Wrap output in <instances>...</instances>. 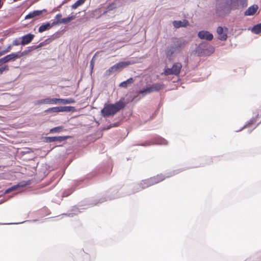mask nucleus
I'll return each mask as SVG.
<instances>
[{"mask_svg":"<svg viewBox=\"0 0 261 261\" xmlns=\"http://www.w3.org/2000/svg\"><path fill=\"white\" fill-rule=\"evenodd\" d=\"M225 5L229 10L242 9L247 6V0H226Z\"/></svg>","mask_w":261,"mask_h":261,"instance_id":"5","label":"nucleus"},{"mask_svg":"<svg viewBox=\"0 0 261 261\" xmlns=\"http://www.w3.org/2000/svg\"><path fill=\"white\" fill-rule=\"evenodd\" d=\"M35 47H34V46H29V47H28V50L29 51V53L32 51L33 49H35Z\"/></svg>","mask_w":261,"mask_h":261,"instance_id":"43","label":"nucleus"},{"mask_svg":"<svg viewBox=\"0 0 261 261\" xmlns=\"http://www.w3.org/2000/svg\"><path fill=\"white\" fill-rule=\"evenodd\" d=\"M217 33L218 34V39L221 41H225L227 38V35L226 33H224L223 28L219 26L217 29Z\"/></svg>","mask_w":261,"mask_h":261,"instance_id":"16","label":"nucleus"},{"mask_svg":"<svg viewBox=\"0 0 261 261\" xmlns=\"http://www.w3.org/2000/svg\"><path fill=\"white\" fill-rule=\"evenodd\" d=\"M60 23H61L60 19H57L56 20H55L52 23H50V28H51L53 26H55Z\"/></svg>","mask_w":261,"mask_h":261,"instance_id":"41","label":"nucleus"},{"mask_svg":"<svg viewBox=\"0 0 261 261\" xmlns=\"http://www.w3.org/2000/svg\"><path fill=\"white\" fill-rule=\"evenodd\" d=\"M258 114H257L255 117L251 118L249 121H248L245 125H244L240 129L236 130L237 132H239L243 130V129L247 127H250L253 126V124L256 122Z\"/></svg>","mask_w":261,"mask_h":261,"instance_id":"19","label":"nucleus"},{"mask_svg":"<svg viewBox=\"0 0 261 261\" xmlns=\"http://www.w3.org/2000/svg\"><path fill=\"white\" fill-rule=\"evenodd\" d=\"M80 213H81V211L79 210V208L76 207H74L72 210L69 211L66 214H64L63 215L68 217H73L74 215H77Z\"/></svg>","mask_w":261,"mask_h":261,"instance_id":"22","label":"nucleus"},{"mask_svg":"<svg viewBox=\"0 0 261 261\" xmlns=\"http://www.w3.org/2000/svg\"><path fill=\"white\" fill-rule=\"evenodd\" d=\"M135 81V80L133 77H130L127 80L121 82L119 84V87L122 88H126L128 85L133 84Z\"/></svg>","mask_w":261,"mask_h":261,"instance_id":"23","label":"nucleus"},{"mask_svg":"<svg viewBox=\"0 0 261 261\" xmlns=\"http://www.w3.org/2000/svg\"><path fill=\"white\" fill-rule=\"evenodd\" d=\"M37 103L38 104L58 105L59 104V98L47 97L39 100Z\"/></svg>","mask_w":261,"mask_h":261,"instance_id":"11","label":"nucleus"},{"mask_svg":"<svg viewBox=\"0 0 261 261\" xmlns=\"http://www.w3.org/2000/svg\"><path fill=\"white\" fill-rule=\"evenodd\" d=\"M86 0H77L75 3H74L71 6L72 9H76L77 8H78L79 6H82L83 5Z\"/></svg>","mask_w":261,"mask_h":261,"instance_id":"30","label":"nucleus"},{"mask_svg":"<svg viewBox=\"0 0 261 261\" xmlns=\"http://www.w3.org/2000/svg\"><path fill=\"white\" fill-rule=\"evenodd\" d=\"M251 31L255 34L260 33L261 32V23L254 25Z\"/></svg>","mask_w":261,"mask_h":261,"instance_id":"28","label":"nucleus"},{"mask_svg":"<svg viewBox=\"0 0 261 261\" xmlns=\"http://www.w3.org/2000/svg\"><path fill=\"white\" fill-rule=\"evenodd\" d=\"M116 7V5L115 4H111L109 5V6H108L106 10L103 12L102 15H103L107 13H110L111 14V16L112 17L114 15V13H111V12L114 9H115Z\"/></svg>","mask_w":261,"mask_h":261,"instance_id":"24","label":"nucleus"},{"mask_svg":"<svg viewBox=\"0 0 261 261\" xmlns=\"http://www.w3.org/2000/svg\"><path fill=\"white\" fill-rule=\"evenodd\" d=\"M198 37L201 39L211 41L213 39V35L207 31H200L198 33Z\"/></svg>","mask_w":261,"mask_h":261,"instance_id":"12","label":"nucleus"},{"mask_svg":"<svg viewBox=\"0 0 261 261\" xmlns=\"http://www.w3.org/2000/svg\"><path fill=\"white\" fill-rule=\"evenodd\" d=\"M46 11L47 10L46 9H43L41 10H37L33 11L32 12H30L28 14H27L25 16V19H32L39 16L41 15L43 12H46Z\"/></svg>","mask_w":261,"mask_h":261,"instance_id":"13","label":"nucleus"},{"mask_svg":"<svg viewBox=\"0 0 261 261\" xmlns=\"http://www.w3.org/2000/svg\"><path fill=\"white\" fill-rule=\"evenodd\" d=\"M13 45H9L7 48H6L5 49L3 50H1L0 49V55H1V56H2L3 55L6 54V53H8L9 51H10V50L12 48V47Z\"/></svg>","mask_w":261,"mask_h":261,"instance_id":"35","label":"nucleus"},{"mask_svg":"<svg viewBox=\"0 0 261 261\" xmlns=\"http://www.w3.org/2000/svg\"><path fill=\"white\" fill-rule=\"evenodd\" d=\"M116 124H113V125H112V124H111V125H110L108 127H107V128H105V129H109V128H111L112 126H116Z\"/></svg>","mask_w":261,"mask_h":261,"instance_id":"46","label":"nucleus"},{"mask_svg":"<svg viewBox=\"0 0 261 261\" xmlns=\"http://www.w3.org/2000/svg\"><path fill=\"white\" fill-rule=\"evenodd\" d=\"M146 179V180L147 181V184L149 186V187L154 185V183H153V181L151 177L147 178Z\"/></svg>","mask_w":261,"mask_h":261,"instance_id":"42","label":"nucleus"},{"mask_svg":"<svg viewBox=\"0 0 261 261\" xmlns=\"http://www.w3.org/2000/svg\"><path fill=\"white\" fill-rule=\"evenodd\" d=\"M131 190L129 191L125 192V193H121L117 191L116 190H111L109 192L111 194L108 196L107 197H102L100 198L98 201L95 203V204L97 203H101L105 201H106L108 200H112L116 198H118L119 197H123L126 195H130L136 193L143 190L142 187V185L141 182L134 184L131 186Z\"/></svg>","mask_w":261,"mask_h":261,"instance_id":"2","label":"nucleus"},{"mask_svg":"<svg viewBox=\"0 0 261 261\" xmlns=\"http://www.w3.org/2000/svg\"><path fill=\"white\" fill-rule=\"evenodd\" d=\"M63 130V127L62 126H58L51 128L49 130V133L51 134L59 133Z\"/></svg>","mask_w":261,"mask_h":261,"instance_id":"32","label":"nucleus"},{"mask_svg":"<svg viewBox=\"0 0 261 261\" xmlns=\"http://www.w3.org/2000/svg\"><path fill=\"white\" fill-rule=\"evenodd\" d=\"M69 138H70V136H69L46 137L44 138V141L46 143L55 142H62Z\"/></svg>","mask_w":261,"mask_h":261,"instance_id":"10","label":"nucleus"},{"mask_svg":"<svg viewBox=\"0 0 261 261\" xmlns=\"http://www.w3.org/2000/svg\"><path fill=\"white\" fill-rule=\"evenodd\" d=\"M140 182L142 185V187L143 188V189H145L149 187V186L147 184V181L146 179L141 180Z\"/></svg>","mask_w":261,"mask_h":261,"instance_id":"38","label":"nucleus"},{"mask_svg":"<svg viewBox=\"0 0 261 261\" xmlns=\"http://www.w3.org/2000/svg\"><path fill=\"white\" fill-rule=\"evenodd\" d=\"M189 24V21L187 20H174L173 22V25L175 28H179L180 27H186Z\"/></svg>","mask_w":261,"mask_h":261,"instance_id":"18","label":"nucleus"},{"mask_svg":"<svg viewBox=\"0 0 261 261\" xmlns=\"http://www.w3.org/2000/svg\"><path fill=\"white\" fill-rule=\"evenodd\" d=\"M20 39H21L20 38H16L15 39H14L13 41L12 45H13V46H18V45H21V40L20 41Z\"/></svg>","mask_w":261,"mask_h":261,"instance_id":"36","label":"nucleus"},{"mask_svg":"<svg viewBox=\"0 0 261 261\" xmlns=\"http://www.w3.org/2000/svg\"><path fill=\"white\" fill-rule=\"evenodd\" d=\"M61 112H71L74 110L75 108L72 106H60Z\"/></svg>","mask_w":261,"mask_h":261,"instance_id":"31","label":"nucleus"},{"mask_svg":"<svg viewBox=\"0 0 261 261\" xmlns=\"http://www.w3.org/2000/svg\"><path fill=\"white\" fill-rule=\"evenodd\" d=\"M75 18V15H72L71 16H69L67 17L61 18V19H60L61 23L64 24H67L69 22H70L71 21L73 20Z\"/></svg>","mask_w":261,"mask_h":261,"instance_id":"26","label":"nucleus"},{"mask_svg":"<svg viewBox=\"0 0 261 261\" xmlns=\"http://www.w3.org/2000/svg\"><path fill=\"white\" fill-rule=\"evenodd\" d=\"M8 70L9 68L7 65H5L4 66L0 67V75L2 74L4 71H7Z\"/></svg>","mask_w":261,"mask_h":261,"instance_id":"40","label":"nucleus"},{"mask_svg":"<svg viewBox=\"0 0 261 261\" xmlns=\"http://www.w3.org/2000/svg\"><path fill=\"white\" fill-rule=\"evenodd\" d=\"M3 4V3L2 2V0H0V8H1V7H2Z\"/></svg>","mask_w":261,"mask_h":261,"instance_id":"49","label":"nucleus"},{"mask_svg":"<svg viewBox=\"0 0 261 261\" xmlns=\"http://www.w3.org/2000/svg\"><path fill=\"white\" fill-rule=\"evenodd\" d=\"M125 106V103L121 100L116 101L114 104L105 105L101 110V115L104 117L113 116L123 109Z\"/></svg>","mask_w":261,"mask_h":261,"instance_id":"3","label":"nucleus"},{"mask_svg":"<svg viewBox=\"0 0 261 261\" xmlns=\"http://www.w3.org/2000/svg\"><path fill=\"white\" fill-rule=\"evenodd\" d=\"M182 68L181 64L179 62L174 63L171 68H165L164 73L165 75L174 74L178 75Z\"/></svg>","mask_w":261,"mask_h":261,"instance_id":"8","label":"nucleus"},{"mask_svg":"<svg viewBox=\"0 0 261 261\" xmlns=\"http://www.w3.org/2000/svg\"><path fill=\"white\" fill-rule=\"evenodd\" d=\"M50 28V22H46L41 24L38 29V32L39 33H42L45 31L48 30Z\"/></svg>","mask_w":261,"mask_h":261,"instance_id":"21","label":"nucleus"},{"mask_svg":"<svg viewBox=\"0 0 261 261\" xmlns=\"http://www.w3.org/2000/svg\"><path fill=\"white\" fill-rule=\"evenodd\" d=\"M2 66L1 64H0V66Z\"/></svg>","mask_w":261,"mask_h":261,"instance_id":"52","label":"nucleus"},{"mask_svg":"<svg viewBox=\"0 0 261 261\" xmlns=\"http://www.w3.org/2000/svg\"><path fill=\"white\" fill-rule=\"evenodd\" d=\"M34 37L35 35L34 34L29 33L20 37L21 40V45L24 46L29 44L33 40Z\"/></svg>","mask_w":261,"mask_h":261,"instance_id":"14","label":"nucleus"},{"mask_svg":"<svg viewBox=\"0 0 261 261\" xmlns=\"http://www.w3.org/2000/svg\"><path fill=\"white\" fill-rule=\"evenodd\" d=\"M5 201H6V200H4V199H1V200H0V204H2V203H4V202H5Z\"/></svg>","mask_w":261,"mask_h":261,"instance_id":"48","label":"nucleus"},{"mask_svg":"<svg viewBox=\"0 0 261 261\" xmlns=\"http://www.w3.org/2000/svg\"><path fill=\"white\" fill-rule=\"evenodd\" d=\"M46 113H55L61 112L60 107L49 108L45 111Z\"/></svg>","mask_w":261,"mask_h":261,"instance_id":"27","label":"nucleus"},{"mask_svg":"<svg viewBox=\"0 0 261 261\" xmlns=\"http://www.w3.org/2000/svg\"><path fill=\"white\" fill-rule=\"evenodd\" d=\"M29 51L27 49L23 50V51H19L15 53V54L16 56L17 59H19L23 56H24L27 55L28 54H29Z\"/></svg>","mask_w":261,"mask_h":261,"instance_id":"34","label":"nucleus"},{"mask_svg":"<svg viewBox=\"0 0 261 261\" xmlns=\"http://www.w3.org/2000/svg\"><path fill=\"white\" fill-rule=\"evenodd\" d=\"M260 122H261V121H260L259 122H258V123H257L255 126H254L253 127V128L252 129V130H251L249 132V133H251L253 129H255V128L256 127V126H257L259 124H260Z\"/></svg>","mask_w":261,"mask_h":261,"instance_id":"47","label":"nucleus"},{"mask_svg":"<svg viewBox=\"0 0 261 261\" xmlns=\"http://www.w3.org/2000/svg\"><path fill=\"white\" fill-rule=\"evenodd\" d=\"M182 170L181 169L174 170L169 172L166 173L165 174H158L155 176L151 177V178L153 181L154 185L159 183L161 181H163L166 178L172 177L176 174L181 172Z\"/></svg>","mask_w":261,"mask_h":261,"instance_id":"7","label":"nucleus"},{"mask_svg":"<svg viewBox=\"0 0 261 261\" xmlns=\"http://www.w3.org/2000/svg\"><path fill=\"white\" fill-rule=\"evenodd\" d=\"M24 222H22V223H23ZM22 223V222H19V223H17L16 224H21Z\"/></svg>","mask_w":261,"mask_h":261,"instance_id":"50","label":"nucleus"},{"mask_svg":"<svg viewBox=\"0 0 261 261\" xmlns=\"http://www.w3.org/2000/svg\"><path fill=\"white\" fill-rule=\"evenodd\" d=\"M73 190L72 189H69L68 190L65 191L63 193V196L67 197V196H69V195H70L73 192Z\"/></svg>","mask_w":261,"mask_h":261,"instance_id":"39","label":"nucleus"},{"mask_svg":"<svg viewBox=\"0 0 261 261\" xmlns=\"http://www.w3.org/2000/svg\"><path fill=\"white\" fill-rule=\"evenodd\" d=\"M152 144L161 145H168V141L164 138L158 136L153 139ZM152 143L150 142L147 141L144 143L140 144L142 146H150Z\"/></svg>","mask_w":261,"mask_h":261,"instance_id":"9","label":"nucleus"},{"mask_svg":"<svg viewBox=\"0 0 261 261\" xmlns=\"http://www.w3.org/2000/svg\"><path fill=\"white\" fill-rule=\"evenodd\" d=\"M75 102L74 99L70 98L67 99L59 98V104H70Z\"/></svg>","mask_w":261,"mask_h":261,"instance_id":"25","label":"nucleus"},{"mask_svg":"<svg viewBox=\"0 0 261 261\" xmlns=\"http://www.w3.org/2000/svg\"><path fill=\"white\" fill-rule=\"evenodd\" d=\"M188 44V41L182 38L174 39L165 50L167 59L169 61L172 60L178 54L181 52Z\"/></svg>","mask_w":261,"mask_h":261,"instance_id":"1","label":"nucleus"},{"mask_svg":"<svg viewBox=\"0 0 261 261\" xmlns=\"http://www.w3.org/2000/svg\"><path fill=\"white\" fill-rule=\"evenodd\" d=\"M48 43V39H46L43 42H42L41 43H40L38 45H34V47L35 48H36V49H38L40 47H42L43 46H44L45 44H46Z\"/></svg>","mask_w":261,"mask_h":261,"instance_id":"37","label":"nucleus"},{"mask_svg":"<svg viewBox=\"0 0 261 261\" xmlns=\"http://www.w3.org/2000/svg\"><path fill=\"white\" fill-rule=\"evenodd\" d=\"M93 58L94 57L92 58V59L91 60V61H90V67L91 68V70L93 69V67H94V61H93Z\"/></svg>","mask_w":261,"mask_h":261,"instance_id":"44","label":"nucleus"},{"mask_svg":"<svg viewBox=\"0 0 261 261\" xmlns=\"http://www.w3.org/2000/svg\"><path fill=\"white\" fill-rule=\"evenodd\" d=\"M17 59L15 53H11L0 59V64L1 65L9 62L10 61H14Z\"/></svg>","mask_w":261,"mask_h":261,"instance_id":"15","label":"nucleus"},{"mask_svg":"<svg viewBox=\"0 0 261 261\" xmlns=\"http://www.w3.org/2000/svg\"><path fill=\"white\" fill-rule=\"evenodd\" d=\"M149 88L150 91V93L153 92H157L162 89L163 87V84H154L151 85H149Z\"/></svg>","mask_w":261,"mask_h":261,"instance_id":"20","label":"nucleus"},{"mask_svg":"<svg viewBox=\"0 0 261 261\" xmlns=\"http://www.w3.org/2000/svg\"><path fill=\"white\" fill-rule=\"evenodd\" d=\"M1 196V195H0V197Z\"/></svg>","mask_w":261,"mask_h":261,"instance_id":"53","label":"nucleus"},{"mask_svg":"<svg viewBox=\"0 0 261 261\" xmlns=\"http://www.w3.org/2000/svg\"><path fill=\"white\" fill-rule=\"evenodd\" d=\"M62 15L61 13H58L56 16V18L58 19H60V18L62 17Z\"/></svg>","mask_w":261,"mask_h":261,"instance_id":"45","label":"nucleus"},{"mask_svg":"<svg viewBox=\"0 0 261 261\" xmlns=\"http://www.w3.org/2000/svg\"><path fill=\"white\" fill-rule=\"evenodd\" d=\"M258 7L257 5H253L252 6L249 7L245 12L244 15L245 16H251L255 14L256 12L257 11Z\"/></svg>","mask_w":261,"mask_h":261,"instance_id":"17","label":"nucleus"},{"mask_svg":"<svg viewBox=\"0 0 261 261\" xmlns=\"http://www.w3.org/2000/svg\"><path fill=\"white\" fill-rule=\"evenodd\" d=\"M195 50L199 57L208 56L215 51V48L207 42H203L196 47Z\"/></svg>","mask_w":261,"mask_h":261,"instance_id":"4","label":"nucleus"},{"mask_svg":"<svg viewBox=\"0 0 261 261\" xmlns=\"http://www.w3.org/2000/svg\"><path fill=\"white\" fill-rule=\"evenodd\" d=\"M130 64L131 62L129 61L119 62L107 70L105 72V75L108 76L116 72H119Z\"/></svg>","mask_w":261,"mask_h":261,"instance_id":"6","label":"nucleus"},{"mask_svg":"<svg viewBox=\"0 0 261 261\" xmlns=\"http://www.w3.org/2000/svg\"><path fill=\"white\" fill-rule=\"evenodd\" d=\"M150 93V91L149 86H147L146 87L143 88L139 91V94H142L143 96L146 95Z\"/></svg>","mask_w":261,"mask_h":261,"instance_id":"33","label":"nucleus"},{"mask_svg":"<svg viewBox=\"0 0 261 261\" xmlns=\"http://www.w3.org/2000/svg\"><path fill=\"white\" fill-rule=\"evenodd\" d=\"M21 187H22V185H20L19 184L14 185L6 190V191H5V194H8L13 191L16 190L17 189Z\"/></svg>","mask_w":261,"mask_h":261,"instance_id":"29","label":"nucleus"},{"mask_svg":"<svg viewBox=\"0 0 261 261\" xmlns=\"http://www.w3.org/2000/svg\"><path fill=\"white\" fill-rule=\"evenodd\" d=\"M204 166V165H203V164H202V165H200V166Z\"/></svg>","mask_w":261,"mask_h":261,"instance_id":"51","label":"nucleus"}]
</instances>
